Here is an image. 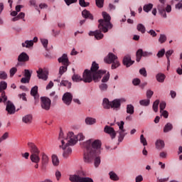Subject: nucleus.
<instances>
[{"instance_id":"9","label":"nucleus","mask_w":182,"mask_h":182,"mask_svg":"<svg viewBox=\"0 0 182 182\" xmlns=\"http://www.w3.org/2000/svg\"><path fill=\"white\" fill-rule=\"evenodd\" d=\"M117 126L119 127V130L117 133H119L118 141H123L124 136L127 134L126 132V129H124V122L121 121L119 122H117Z\"/></svg>"},{"instance_id":"52","label":"nucleus","mask_w":182,"mask_h":182,"mask_svg":"<svg viewBox=\"0 0 182 182\" xmlns=\"http://www.w3.org/2000/svg\"><path fill=\"white\" fill-rule=\"evenodd\" d=\"M139 73L140 75H141L142 76H144V77H147V71L146 70L145 68H142L139 70Z\"/></svg>"},{"instance_id":"33","label":"nucleus","mask_w":182,"mask_h":182,"mask_svg":"<svg viewBox=\"0 0 182 182\" xmlns=\"http://www.w3.org/2000/svg\"><path fill=\"white\" fill-rule=\"evenodd\" d=\"M164 79H166V75L163 73H159L156 75V80L160 83H163V82H164Z\"/></svg>"},{"instance_id":"34","label":"nucleus","mask_w":182,"mask_h":182,"mask_svg":"<svg viewBox=\"0 0 182 182\" xmlns=\"http://www.w3.org/2000/svg\"><path fill=\"white\" fill-rule=\"evenodd\" d=\"M136 62H140V60H141V57L143 56V49H139L136 51Z\"/></svg>"},{"instance_id":"51","label":"nucleus","mask_w":182,"mask_h":182,"mask_svg":"<svg viewBox=\"0 0 182 182\" xmlns=\"http://www.w3.org/2000/svg\"><path fill=\"white\" fill-rule=\"evenodd\" d=\"M79 4L82 8H86V6H89V2L85 1V0H79Z\"/></svg>"},{"instance_id":"14","label":"nucleus","mask_w":182,"mask_h":182,"mask_svg":"<svg viewBox=\"0 0 182 182\" xmlns=\"http://www.w3.org/2000/svg\"><path fill=\"white\" fill-rule=\"evenodd\" d=\"M6 110L9 113V114H14V113L16 112L15 105L11 101H8L6 102Z\"/></svg>"},{"instance_id":"28","label":"nucleus","mask_w":182,"mask_h":182,"mask_svg":"<svg viewBox=\"0 0 182 182\" xmlns=\"http://www.w3.org/2000/svg\"><path fill=\"white\" fill-rule=\"evenodd\" d=\"M136 29L137 31L141 32V33H146V27L142 23L137 24Z\"/></svg>"},{"instance_id":"4","label":"nucleus","mask_w":182,"mask_h":182,"mask_svg":"<svg viewBox=\"0 0 182 182\" xmlns=\"http://www.w3.org/2000/svg\"><path fill=\"white\" fill-rule=\"evenodd\" d=\"M83 146L86 149L85 153H92L94 154L96 151H100V147H102V142L99 139H89L83 143Z\"/></svg>"},{"instance_id":"8","label":"nucleus","mask_w":182,"mask_h":182,"mask_svg":"<svg viewBox=\"0 0 182 182\" xmlns=\"http://www.w3.org/2000/svg\"><path fill=\"white\" fill-rule=\"evenodd\" d=\"M105 63H108L109 65L112 64V69H117L120 66V62L117 59V55L109 53L107 57L105 58Z\"/></svg>"},{"instance_id":"19","label":"nucleus","mask_w":182,"mask_h":182,"mask_svg":"<svg viewBox=\"0 0 182 182\" xmlns=\"http://www.w3.org/2000/svg\"><path fill=\"white\" fill-rule=\"evenodd\" d=\"M122 102H126V100L124 99H116L114 100L112 102H111V107L112 109H119V107H120V105L122 103Z\"/></svg>"},{"instance_id":"44","label":"nucleus","mask_w":182,"mask_h":182,"mask_svg":"<svg viewBox=\"0 0 182 182\" xmlns=\"http://www.w3.org/2000/svg\"><path fill=\"white\" fill-rule=\"evenodd\" d=\"M110 79V74L107 73L102 79V83H107V82H109V80Z\"/></svg>"},{"instance_id":"61","label":"nucleus","mask_w":182,"mask_h":182,"mask_svg":"<svg viewBox=\"0 0 182 182\" xmlns=\"http://www.w3.org/2000/svg\"><path fill=\"white\" fill-rule=\"evenodd\" d=\"M161 114L163 117H165V119H167V117H168V112L166 110L161 111Z\"/></svg>"},{"instance_id":"26","label":"nucleus","mask_w":182,"mask_h":182,"mask_svg":"<svg viewBox=\"0 0 182 182\" xmlns=\"http://www.w3.org/2000/svg\"><path fill=\"white\" fill-rule=\"evenodd\" d=\"M82 15L83 18H89V19L93 20V16L90 14V12L87 10H83L82 12Z\"/></svg>"},{"instance_id":"58","label":"nucleus","mask_w":182,"mask_h":182,"mask_svg":"<svg viewBox=\"0 0 182 182\" xmlns=\"http://www.w3.org/2000/svg\"><path fill=\"white\" fill-rule=\"evenodd\" d=\"M66 5L69 6V5H72V4H76L77 2V0H64Z\"/></svg>"},{"instance_id":"59","label":"nucleus","mask_w":182,"mask_h":182,"mask_svg":"<svg viewBox=\"0 0 182 182\" xmlns=\"http://www.w3.org/2000/svg\"><path fill=\"white\" fill-rule=\"evenodd\" d=\"M159 107H160V113H161V112H163V110L166 109V103L164 102H161Z\"/></svg>"},{"instance_id":"24","label":"nucleus","mask_w":182,"mask_h":182,"mask_svg":"<svg viewBox=\"0 0 182 182\" xmlns=\"http://www.w3.org/2000/svg\"><path fill=\"white\" fill-rule=\"evenodd\" d=\"M109 178L110 180H112V181H119V176L114 171H110L109 173Z\"/></svg>"},{"instance_id":"41","label":"nucleus","mask_w":182,"mask_h":182,"mask_svg":"<svg viewBox=\"0 0 182 182\" xmlns=\"http://www.w3.org/2000/svg\"><path fill=\"white\" fill-rule=\"evenodd\" d=\"M68 65H63L60 66L59 68V75L60 76H62V75H63V73H65V72H66L68 70Z\"/></svg>"},{"instance_id":"47","label":"nucleus","mask_w":182,"mask_h":182,"mask_svg":"<svg viewBox=\"0 0 182 182\" xmlns=\"http://www.w3.org/2000/svg\"><path fill=\"white\" fill-rule=\"evenodd\" d=\"M32 76V72L29 71V70H24V77H27V79L31 80V77Z\"/></svg>"},{"instance_id":"25","label":"nucleus","mask_w":182,"mask_h":182,"mask_svg":"<svg viewBox=\"0 0 182 182\" xmlns=\"http://www.w3.org/2000/svg\"><path fill=\"white\" fill-rule=\"evenodd\" d=\"M102 106L104 109H110V107H112V102H109V99L105 98L103 100Z\"/></svg>"},{"instance_id":"45","label":"nucleus","mask_w":182,"mask_h":182,"mask_svg":"<svg viewBox=\"0 0 182 182\" xmlns=\"http://www.w3.org/2000/svg\"><path fill=\"white\" fill-rule=\"evenodd\" d=\"M166 41H167V36H166L164 34H161L159 38V42L161 43H164Z\"/></svg>"},{"instance_id":"31","label":"nucleus","mask_w":182,"mask_h":182,"mask_svg":"<svg viewBox=\"0 0 182 182\" xmlns=\"http://www.w3.org/2000/svg\"><path fill=\"white\" fill-rule=\"evenodd\" d=\"M42 166H46L48 163H49V157L48 155L43 154L42 156V160H41Z\"/></svg>"},{"instance_id":"20","label":"nucleus","mask_w":182,"mask_h":182,"mask_svg":"<svg viewBox=\"0 0 182 182\" xmlns=\"http://www.w3.org/2000/svg\"><path fill=\"white\" fill-rule=\"evenodd\" d=\"M31 95L34 97V100H36V103L39 102V95L38 94V86H34L31 88Z\"/></svg>"},{"instance_id":"1","label":"nucleus","mask_w":182,"mask_h":182,"mask_svg":"<svg viewBox=\"0 0 182 182\" xmlns=\"http://www.w3.org/2000/svg\"><path fill=\"white\" fill-rule=\"evenodd\" d=\"M106 70H99V64L92 62L90 70H85L82 77L79 75H74L72 77L73 82H85V83H91L93 80L95 83L100 82L102 76L105 75Z\"/></svg>"},{"instance_id":"3","label":"nucleus","mask_w":182,"mask_h":182,"mask_svg":"<svg viewBox=\"0 0 182 182\" xmlns=\"http://www.w3.org/2000/svg\"><path fill=\"white\" fill-rule=\"evenodd\" d=\"M102 17L103 19H100L98 21L99 26L98 28L100 30H97L95 31V38L97 39V41H100V39H103V33L102 32H104V33H106V32H108L109 29H112L113 28V25L112 23H110V19L112 18L110 17V15L107 14L105 11L102 12Z\"/></svg>"},{"instance_id":"6","label":"nucleus","mask_w":182,"mask_h":182,"mask_svg":"<svg viewBox=\"0 0 182 182\" xmlns=\"http://www.w3.org/2000/svg\"><path fill=\"white\" fill-rule=\"evenodd\" d=\"M27 146L31 153L30 160L32 161V163L38 164V163L41 161V157L39 156L41 151H39V149H38V146H36V145L33 142H28Z\"/></svg>"},{"instance_id":"48","label":"nucleus","mask_w":182,"mask_h":182,"mask_svg":"<svg viewBox=\"0 0 182 182\" xmlns=\"http://www.w3.org/2000/svg\"><path fill=\"white\" fill-rule=\"evenodd\" d=\"M41 42L43 48H45V49H48V43H49V42L48 41V39L41 38Z\"/></svg>"},{"instance_id":"12","label":"nucleus","mask_w":182,"mask_h":182,"mask_svg":"<svg viewBox=\"0 0 182 182\" xmlns=\"http://www.w3.org/2000/svg\"><path fill=\"white\" fill-rule=\"evenodd\" d=\"M62 100L65 105L70 106V103H72V100H73V95H72L70 92H65L63 95Z\"/></svg>"},{"instance_id":"30","label":"nucleus","mask_w":182,"mask_h":182,"mask_svg":"<svg viewBox=\"0 0 182 182\" xmlns=\"http://www.w3.org/2000/svg\"><path fill=\"white\" fill-rule=\"evenodd\" d=\"M58 140H60L61 141V144H62V140H63V141L65 142L64 144L65 145L66 143H68V141H69V140H70V139H69L68 137V135H67V138L63 139V132L61 131L59 134Z\"/></svg>"},{"instance_id":"63","label":"nucleus","mask_w":182,"mask_h":182,"mask_svg":"<svg viewBox=\"0 0 182 182\" xmlns=\"http://www.w3.org/2000/svg\"><path fill=\"white\" fill-rule=\"evenodd\" d=\"M1 138L3 140H6V139H9V132H5L2 136Z\"/></svg>"},{"instance_id":"53","label":"nucleus","mask_w":182,"mask_h":182,"mask_svg":"<svg viewBox=\"0 0 182 182\" xmlns=\"http://www.w3.org/2000/svg\"><path fill=\"white\" fill-rule=\"evenodd\" d=\"M55 176L57 181H59L62 177V173L59 170H57L55 171Z\"/></svg>"},{"instance_id":"10","label":"nucleus","mask_w":182,"mask_h":182,"mask_svg":"<svg viewBox=\"0 0 182 182\" xmlns=\"http://www.w3.org/2000/svg\"><path fill=\"white\" fill-rule=\"evenodd\" d=\"M41 106L43 110H46V112H48L50 110V107L52 106V100H50L48 97H41Z\"/></svg>"},{"instance_id":"5","label":"nucleus","mask_w":182,"mask_h":182,"mask_svg":"<svg viewBox=\"0 0 182 182\" xmlns=\"http://www.w3.org/2000/svg\"><path fill=\"white\" fill-rule=\"evenodd\" d=\"M99 154H100V151H95L93 154L92 151H90V153H85L84 154V161L87 164H91V163H93L94 160V164L95 167H99L100 165V156H99Z\"/></svg>"},{"instance_id":"23","label":"nucleus","mask_w":182,"mask_h":182,"mask_svg":"<svg viewBox=\"0 0 182 182\" xmlns=\"http://www.w3.org/2000/svg\"><path fill=\"white\" fill-rule=\"evenodd\" d=\"M155 144H156V148L158 149V150H161L162 149H164L165 144H164V141L163 140L158 139L156 141Z\"/></svg>"},{"instance_id":"42","label":"nucleus","mask_w":182,"mask_h":182,"mask_svg":"<svg viewBox=\"0 0 182 182\" xmlns=\"http://www.w3.org/2000/svg\"><path fill=\"white\" fill-rule=\"evenodd\" d=\"M139 105H141V106H149V105H150V100L146 99V100H142L139 101Z\"/></svg>"},{"instance_id":"46","label":"nucleus","mask_w":182,"mask_h":182,"mask_svg":"<svg viewBox=\"0 0 182 182\" xmlns=\"http://www.w3.org/2000/svg\"><path fill=\"white\" fill-rule=\"evenodd\" d=\"M16 72H18V68L13 67L10 70H9V73H10V77H14V76L15 75V73H16Z\"/></svg>"},{"instance_id":"40","label":"nucleus","mask_w":182,"mask_h":182,"mask_svg":"<svg viewBox=\"0 0 182 182\" xmlns=\"http://www.w3.org/2000/svg\"><path fill=\"white\" fill-rule=\"evenodd\" d=\"M52 161H53V166H59V158H58V156L53 155Z\"/></svg>"},{"instance_id":"56","label":"nucleus","mask_w":182,"mask_h":182,"mask_svg":"<svg viewBox=\"0 0 182 182\" xmlns=\"http://www.w3.org/2000/svg\"><path fill=\"white\" fill-rule=\"evenodd\" d=\"M153 95H154V92L153 91H151V90H148L146 91V97L149 100H150V99H151V96H153Z\"/></svg>"},{"instance_id":"60","label":"nucleus","mask_w":182,"mask_h":182,"mask_svg":"<svg viewBox=\"0 0 182 182\" xmlns=\"http://www.w3.org/2000/svg\"><path fill=\"white\" fill-rule=\"evenodd\" d=\"M133 85H134V86H137L138 85H140V79L139 78H135L132 81Z\"/></svg>"},{"instance_id":"7","label":"nucleus","mask_w":182,"mask_h":182,"mask_svg":"<svg viewBox=\"0 0 182 182\" xmlns=\"http://www.w3.org/2000/svg\"><path fill=\"white\" fill-rule=\"evenodd\" d=\"M157 9L160 15L162 16L163 18H167V14L171 12V6L167 5L166 7V0H159V4L157 6Z\"/></svg>"},{"instance_id":"39","label":"nucleus","mask_w":182,"mask_h":182,"mask_svg":"<svg viewBox=\"0 0 182 182\" xmlns=\"http://www.w3.org/2000/svg\"><path fill=\"white\" fill-rule=\"evenodd\" d=\"M100 87V90H101V92H106V90H107L109 86L107 85V84H106V82H102L101 85H99Z\"/></svg>"},{"instance_id":"38","label":"nucleus","mask_w":182,"mask_h":182,"mask_svg":"<svg viewBox=\"0 0 182 182\" xmlns=\"http://www.w3.org/2000/svg\"><path fill=\"white\" fill-rule=\"evenodd\" d=\"M8 87V83L5 81L0 82V92L3 90H6V89Z\"/></svg>"},{"instance_id":"55","label":"nucleus","mask_w":182,"mask_h":182,"mask_svg":"<svg viewBox=\"0 0 182 182\" xmlns=\"http://www.w3.org/2000/svg\"><path fill=\"white\" fill-rule=\"evenodd\" d=\"M164 53H166V50H164V48H162L161 50L158 52L156 56L158 58H163V56H164Z\"/></svg>"},{"instance_id":"16","label":"nucleus","mask_w":182,"mask_h":182,"mask_svg":"<svg viewBox=\"0 0 182 182\" xmlns=\"http://www.w3.org/2000/svg\"><path fill=\"white\" fill-rule=\"evenodd\" d=\"M58 63H62L63 66H69L70 65V62H69V58H68L67 54H63L61 57L58 59Z\"/></svg>"},{"instance_id":"37","label":"nucleus","mask_w":182,"mask_h":182,"mask_svg":"<svg viewBox=\"0 0 182 182\" xmlns=\"http://www.w3.org/2000/svg\"><path fill=\"white\" fill-rule=\"evenodd\" d=\"M160 103V100H156L154 104H153V110L155 112V113H157L159 112V104Z\"/></svg>"},{"instance_id":"36","label":"nucleus","mask_w":182,"mask_h":182,"mask_svg":"<svg viewBox=\"0 0 182 182\" xmlns=\"http://www.w3.org/2000/svg\"><path fill=\"white\" fill-rule=\"evenodd\" d=\"M60 85L65 86V87H68V89H70V87H72V82L68 80H63L60 82Z\"/></svg>"},{"instance_id":"15","label":"nucleus","mask_w":182,"mask_h":182,"mask_svg":"<svg viewBox=\"0 0 182 182\" xmlns=\"http://www.w3.org/2000/svg\"><path fill=\"white\" fill-rule=\"evenodd\" d=\"M38 42V37H34L33 40H26L24 43H22L23 48H32L33 46V43H36Z\"/></svg>"},{"instance_id":"57","label":"nucleus","mask_w":182,"mask_h":182,"mask_svg":"<svg viewBox=\"0 0 182 182\" xmlns=\"http://www.w3.org/2000/svg\"><path fill=\"white\" fill-rule=\"evenodd\" d=\"M173 53L174 50H168V51H166V53H165L166 58L170 59V56L173 55Z\"/></svg>"},{"instance_id":"11","label":"nucleus","mask_w":182,"mask_h":182,"mask_svg":"<svg viewBox=\"0 0 182 182\" xmlns=\"http://www.w3.org/2000/svg\"><path fill=\"white\" fill-rule=\"evenodd\" d=\"M71 182H95L93 179L89 177H82L79 175H71L69 178Z\"/></svg>"},{"instance_id":"27","label":"nucleus","mask_w":182,"mask_h":182,"mask_svg":"<svg viewBox=\"0 0 182 182\" xmlns=\"http://www.w3.org/2000/svg\"><path fill=\"white\" fill-rule=\"evenodd\" d=\"M96 123V119L92 117H87L85 119V124L92 126Z\"/></svg>"},{"instance_id":"64","label":"nucleus","mask_w":182,"mask_h":182,"mask_svg":"<svg viewBox=\"0 0 182 182\" xmlns=\"http://www.w3.org/2000/svg\"><path fill=\"white\" fill-rule=\"evenodd\" d=\"M29 80H29L26 77H24L21 78V83H29Z\"/></svg>"},{"instance_id":"35","label":"nucleus","mask_w":182,"mask_h":182,"mask_svg":"<svg viewBox=\"0 0 182 182\" xmlns=\"http://www.w3.org/2000/svg\"><path fill=\"white\" fill-rule=\"evenodd\" d=\"M144 12L149 13L153 9V4H145L143 7Z\"/></svg>"},{"instance_id":"43","label":"nucleus","mask_w":182,"mask_h":182,"mask_svg":"<svg viewBox=\"0 0 182 182\" xmlns=\"http://www.w3.org/2000/svg\"><path fill=\"white\" fill-rule=\"evenodd\" d=\"M6 100H8V97L5 95V92H3L0 96V103H5Z\"/></svg>"},{"instance_id":"50","label":"nucleus","mask_w":182,"mask_h":182,"mask_svg":"<svg viewBox=\"0 0 182 182\" xmlns=\"http://www.w3.org/2000/svg\"><path fill=\"white\" fill-rule=\"evenodd\" d=\"M140 141L143 146H147V140L145 139L144 135L141 134L140 136Z\"/></svg>"},{"instance_id":"29","label":"nucleus","mask_w":182,"mask_h":182,"mask_svg":"<svg viewBox=\"0 0 182 182\" xmlns=\"http://www.w3.org/2000/svg\"><path fill=\"white\" fill-rule=\"evenodd\" d=\"M173 130V124L171 123H167L164 127V133H168V132H171Z\"/></svg>"},{"instance_id":"32","label":"nucleus","mask_w":182,"mask_h":182,"mask_svg":"<svg viewBox=\"0 0 182 182\" xmlns=\"http://www.w3.org/2000/svg\"><path fill=\"white\" fill-rule=\"evenodd\" d=\"M127 113H128V114H134V107L132 105H127Z\"/></svg>"},{"instance_id":"2","label":"nucleus","mask_w":182,"mask_h":182,"mask_svg":"<svg viewBox=\"0 0 182 182\" xmlns=\"http://www.w3.org/2000/svg\"><path fill=\"white\" fill-rule=\"evenodd\" d=\"M68 138L70 139L68 141L65 145V141L62 140V144L59 146L60 149L63 150V156L64 159H68V157L72 154V148H70V146H75V144L77 142V140H85V135L80 133L76 136L73 132H69L68 134Z\"/></svg>"},{"instance_id":"22","label":"nucleus","mask_w":182,"mask_h":182,"mask_svg":"<svg viewBox=\"0 0 182 182\" xmlns=\"http://www.w3.org/2000/svg\"><path fill=\"white\" fill-rule=\"evenodd\" d=\"M22 120L23 123H26V124H31V123H32V115H25L24 117H23Z\"/></svg>"},{"instance_id":"21","label":"nucleus","mask_w":182,"mask_h":182,"mask_svg":"<svg viewBox=\"0 0 182 182\" xmlns=\"http://www.w3.org/2000/svg\"><path fill=\"white\" fill-rule=\"evenodd\" d=\"M18 62H28L29 60V55L26 53H21L18 58Z\"/></svg>"},{"instance_id":"17","label":"nucleus","mask_w":182,"mask_h":182,"mask_svg":"<svg viewBox=\"0 0 182 182\" xmlns=\"http://www.w3.org/2000/svg\"><path fill=\"white\" fill-rule=\"evenodd\" d=\"M38 77V79H42L43 80H48V75H49V73L46 70H43L42 68H40L37 71Z\"/></svg>"},{"instance_id":"13","label":"nucleus","mask_w":182,"mask_h":182,"mask_svg":"<svg viewBox=\"0 0 182 182\" xmlns=\"http://www.w3.org/2000/svg\"><path fill=\"white\" fill-rule=\"evenodd\" d=\"M105 133H107V134H109L111 139H116V131L114 130V128L106 125L104 128Z\"/></svg>"},{"instance_id":"62","label":"nucleus","mask_w":182,"mask_h":182,"mask_svg":"<svg viewBox=\"0 0 182 182\" xmlns=\"http://www.w3.org/2000/svg\"><path fill=\"white\" fill-rule=\"evenodd\" d=\"M18 97H20V99H22V100H24V102H26V93H22L18 95Z\"/></svg>"},{"instance_id":"54","label":"nucleus","mask_w":182,"mask_h":182,"mask_svg":"<svg viewBox=\"0 0 182 182\" xmlns=\"http://www.w3.org/2000/svg\"><path fill=\"white\" fill-rule=\"evenodd\" d=\"M96 5L98 8H103L105 0H95Z\"/></svg>"},{"instance_id":"49","label":"nucleus","mask_w":182,"mask_h":182,"mask_svg":"<svg viewBox=\"0 0 182 182\" xmlns=\"http://www.w3.org/2000/svg\"><path fill=\"white\" fill-rule=\"evenodd\" d=\"M0 79L3 80L8 79V74H6L5 71H0Z\"/></svg>"},{"instance_id":"18","label":"nucleus","mask_w":182,"mask_h":182,"mask_svg":"<svg viewBox=\"0 0 182 182\" xmlns=\"http://www.w3.org/2000/svg\"><path fill=\"white\" fill-rule=\"evenodd\" d=\"M134 63V61L132 60V57L130 55H125L123 59V64L127 68H130L132 65Z\"/></svg>"}]
</instances>
